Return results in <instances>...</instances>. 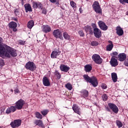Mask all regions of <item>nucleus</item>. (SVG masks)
<instances>
[{
    "instance_id": "nucleus-18",
    "label": "nucleus",
    "mask_w": 128,
    "mask_h": 128,
    "mask_svg": "<svg viewBox=\"0 0 128 128\" xmlns=\"http://www.w3.org/2000/svg\"><path fill=\"white\" fill-rule=\"evenodd\" d=\"M116 32L118 36H122L124 34V30H122V28H120V26H118L116 28Z\"/></svg>"
},
{
    "instance_id": "nucleus-13",
    "label": "nucleus",
    "mask_w": 128,
    "mask_h": 128,
    "mask_svg": "<svg viewBox=\"0 0 128 128\" xmlns=\"http://www.w3.org/2000/svg\"><path fill=\"white\" fill-rule=\"evenodd\" d=\"M110 64L112 66H116L118 64V60L116 59L114 56L111 58L110 61Z\"/></svg>"
},
{
    "instance_id": "nucleus-46",
    "label": "nucleus",
    "mask_w": 128,
    "mask_h": 128,
    "mask_svg": "<svg viewBox=\"0 0 128 128\" xmlns=\"http://www.w3.org/2000/svg\"><path fill=\"white\" fill-rule=\"evenodd\" d=\"M42 12L44 14H46V8H44L42 9Z\"/></svg>"
},
{
    "instance_id": "nucleus-8",
    "label": "nucleus",
    "mask_w": 128,
    "mask_h": 128,
    "mask_svg": "<svg viewBox=\"0 0 128 128\" xmlns=\"http://www.w3.org/2000/svg\"><path fill=\"white\" fill-rule=\"evenodd\" d=\"M24 104V101L22 99H20L16 102V108L17 110H22V106Z\"/></svg>"
},
{
    "instance_id": "nucleus-22",
    "label": "nucleus",
    "mask_w": 128,
    "mask_h": 128,
    "mask_svg": "<svg viewBox=\"0 0 128 128\" xmlns=\"http://www.w3.org/2000/svg\"><path fill=\"white\" fill-rule=\"evenodd\" d=\"M24 6L26 12H32V6L30 4H25Z\"/></svg>"
},
{
    "instance_id": "nucleus-21",
    "label": "nucleus",
    "mask_w": 128,
    "mask_h": 128,
    "mask_svg": "<svg viewBox=\"0 0 128 128\" xmlns=\"http://www.w3.org/2000/svg\"><path fill=\"white\" fill-rule=\"evenodd\" d=\"M72 110L78 114H80V108L76 104H74L72 106Z\"/></svg>"
},
{
    "instance_id": "nucleus-16",
    "label": "nucleus",
    "mask_w": 128,
    "mask_h": 128,
    "mask_svg": "<svg viewBox=\"0 0 128 128\" xmlns=\"http://www.w3.org/2000/svg\"><path fill=\"white\" fill-rule=\"evenodd\" d=\"M70 68V66L64 64H61L60 66V70H62V72H68Z\"/></svg>"
},
{
    "instance_id": "nucleus-4",
    "label": "nucleus",
    "mask_w": 128,
    "mask_h": 128,
    "mask_svg": "<svg viewBox=\"0 0 128 128\" xmlns=\"http://www.w3.org/2000/svg\"><path fill=\"white\" fill-rule=\"evenodd\" d=\"M53 36L56 38H60V40H64L62 37V33L60 30H54L53 32Z\"/></svg>"
},
{
    "instance_id": "nucleus-50",
    "label": "nucleus",
    "mask_w": 128,
    "mask_h": 128,
    "mask_svg": "<svg viewBox=\"0 0 128 128\" xmlns=\"http://www.w3.org/2000/svg\"><path fill=\"white\" fill-rule=\"evenodd\" d=\"M102 86V88H104V90H106V85H103Z\"/></svg>"
},
{
    "instance_id": "nucleus-52",
    "label": "nucleus",
    "mask_w": 128,
    "mask_h": 128,
    "mask_svg": "<svg viewBox=\"0 0 128 128\" xmlns=\"http://www.w3.org/2000/svg\"><path fill=\"white\" fill-rule=\"evenodd\" d=\"M11 92H14V90H11Z\"/></svg>"
},
{
    "instance_id": "nucleus-27",
    "label": "nucleus",
    "mask_w": 128,
    "mask_h": 128,
    "mask_svg": "<svg viewBox=\"0 0 128 128\" xmlns=\"http://www.w3.org/2000/svg\"><path fill=\"white\" fill-rule=\"evenodd\" d=\"M14 14L16 16L20 18V16H22V12H20V9H15L14 10Z\"/></svg>"
},
{
    "instance_id": "nucleus-45",
    "label": "nucleus",
    "mask_w": 128,
    "mask_h": 128,
    "mask_svg": "<svg viewBox=\"0 0 128 128\" xmlns=\"http://www.w3.org/2000/svg\"><path fill=\"white\" fill-rule=\"evenodd\" d=\"M19 44H20L24 45V44H26V41H23V40H20L19 41Z\"/></svg>"
},
{
    "instance_id": "nucleus-5",
    "label": "nucleus",
    "mask_w": 128,
    "mask_h": 128,
    "mask_svg": "<svg viewBox=\"0 0 128 128\" xmlns=\"http://www.w3.org/2000/svg\"><path fill=\"white\" fill-rule=\"evenodd\" d=\"M92 58L94 62L98 64H100L102 62V60L100 58V56L98 54H94L92 56Z\"/></svg>"
},
{
    "instance_id": "nucleus-24",
    "label": "nucleus",
    "mask_w": 128,
    "mask_h": 128,
    "mask_svg": "<svg viewBox=\"0 0 128 128\" xmlns=\"http://www.w3.org/2000/svg\"><path fill=\"white\" fill-rule=\"evenodd\" d=\"M108 42L110 44L107 46L106 50L110 51L112 50V48H114V44H112V41H108Z\"/></svg>"
},
{
    "instance_id": "nucleus-6",
    "label": "nucleus",
    "mask_w": 128,
    "mask_h": 128,
    "mask_svg": "<svg viewBox=\"0 0 128 128\" xmlns=\"http://www.w3.org/2000/svg\"><path fill=\"white\" fill-rule=\"evenodd\" d=\"M92 6L96 14H102V9L100 6V4L98 2H95Z\"/></svg>"
},
{
    "instance_id": "nucleus-39",
    "label": "nucleus",
    "mask_w": 128,
    "mask_h": 128,
    "mask_svg": "<svg viewBox=\"0 0 128 128\" xmlns=\"http://www.w3.org/2000/svg\"><path fill=\"white\" fill-rule=\"evenodd\" d=\"M102 98L103 100H108V96H106V94H104L103 96H102Z\"/></svg>"
},
{
    "instance_id": "nucleus-25",
    "label": "nucleus",
    "mask_w": 128,
    "mask_h": 128,
    "mask_svg": "<svg viewBox=\"0 0 128 128\" xmlns=\"http://www.w3.org/2000/svg\"><path fill=\"white\" fill-rule=\"evenodd\" d=\"M84 30L86 32H89L90 34H92V29L90 28V26H86L84 28Z\"/></svg>"
},
{
    "instance_id": "nucleus-15",
    "label": "nucleus",
    "mask_w": 128,
    "mask_h": 128,
    "mask_svg": "<svg viewBox=\"0 0 128 128\" xmlns=\"http://www.w3.org/2000/svg\"><path fill=\"white\" fill-rule=\"evenodd\" d=\"M16 26H18V24L15 22H12L9 24V28L13 29V32H16L18 29H16Z\"/></svg>"
},
{
    "instance_id": "nucleus-43",
    "label": "nucleus",
    "mask_w": 128,
    "mask_h": 128,
    "mask_svg": "<svg viewBox=\"0 0 128 128\" xmlns=\"http://www.w3.org/2000/svg\"><path fill=\"white\" fill-rule=\"evenodd\" d=\"M78 34H80V36H84V32L82 31H79Z\"/></svg>"
},
{
    "instance_id": "nucleus-11",
    "label": "nucleus",
    "mask_w": 128,
    "mask_h": 128,
    "mask_svg": "<svg viewBox=\"0 0 128 128\" xmlns=\"http://www.w3.org/2000/svg\"><path fill=\"white\" fill-rule=\"evenodd\" d=\"M109 108L114 112V114H118V108L114 104H108Z\"/></svg>"
},
{
    "instance_id": "nucleus-37",
    "label": "nucleus",
    "mask_w": 128,
    "mask_h": 128,
    "mask_svg": "<svg viewBox=\"0 0 128 128\" xmlns=\"http://www.w3.org/2000/svg\"><path fill=\"white\" fill-rule=\"evenodd\" d=\"M70 4V6H72V8H76V3L74 2V1H71Z\"/></svg>"
},
{
    "instance_id": "nucleus-20",
    "label": "nucleus",
    "mask_w": 128,
    "mask_h": 128,
    "mask_svg": "<svg viewBox=\"0 0 128 128\" xmlns=\"http://www.w3.org/2000/svg\"><path fill=\"white\" fill-rule=\"evenodd\" d=\"M118 58L120 62H124L126 58V55L124 53L120 54L118 56Z\"/></svg>"
},
{
    "instance_id": "nucleus-3",
    "label": "nucleus",
    "mask_w": 128,
    "mask_h": 128,
    "mask_svg": "<svg viewBox=\"0 0 128 128\" xmlns=\"http://www.w3.org/2000/svg\"><path fill=\"white\" fill-rule=\"evenodd\" d=\"M26 70H32V72H34V70H36V66L33 62H28L26 64Z\"/></svg>"
},
{
    "instance_id": "nucleus-53",
    "label": "nucleus",
    "mask_w": 128,
    "mask_h": 128,
    "mask_svg": "<svg viewBox=\"0 0 128 128\" xmlns=\"http://www.w3.org/2000/svg\"><path fill=\"white\" fill-rule=\"evenodd\" d=\"M94 26H96V24H94Z\"/></svg>"
},
{
    "instance_id": "nucleus-19",
    "label": "nucleus",
    "mask_w": 128,
    "mask_h": 128,
    "mask_svg": "<svg viewBox=\"0 0 128 128\" xmlns=\"http://www.w3.org/2000/svg\"><path fill=\"white\" fill-rule=\"evenodd\" d=\"M43 84L45 86H50V80L46 77H44L42 80Z\"/></svg>"
},
{
    "instance_id": "nucleus-54",
    "label": "nucleus",
    "mask_w": 128,
    "mask_h": 128,
    "mask_svg": "<svg viewBox=\"0 0 128 128\" xmlns=\"http://www.w3.org/2000/svg\"><path fill=\"white\" fill-rule=\"evenodd\" d=\"M0 128H1L0 127Z\"/></svg>"
},
{
    "instance_id": "nucleus-30",
    "label": "nucleus",
    "mask_w": 128,
    "mask_h": 128,
    "mask_svg": "<svg viewBox=\"0 0 128 128\" xmlns=\"http://www.w3.org/2000/svg\"><path fill=\"white\" fill-rule=\"evenodd\" d=\"M84 68L85 71L86 72H90V70H92V68L90 65L87 64L85 66Z\"/></svg>"
},
{
    "instance_id": "nucleus-14",
    "label": "nucleus",
    "mask_w": 128,
    "mask_h": 128,
    "mask_svg": "<svg viewBox=\"0 0 128 128\" xmlns=\"http://www.w3.org/2000/svg\"><path fill=\"white\" fill-rule=\"evenodd\" d=\"M16 110V108L14 106H11L6 109V113L7 114H11V112H14Z\"/></svg>"
},
{
    "instance_id": "nucleus-42",
    "label": "nucleus",
    "mask_w": 128,
    "mask_h": 128,
    "mask_svg": "<svg viewBox=\"0 0 128 128\" xmlns=\"http://www.w3.org/2000/svg\"><path fill=\"white\" fill-rule=\"evenodd\" d=\"M56 76H57V78H58V80H60V73H58V72H56Z\"/></svg>"
},
{
    "instance_id": "nucleus-44",
    "label": "nucleus",
    "mask_w": 128,
    "mask_h": 128,
    "mask_svg": "<svg viewBox=\"0 0 128 128\" xmlns=\"http://www.w3.org/2000/svg\"><path fill=\"white\" fill-rule=\"evenodd\" d=\"M120 2L124 4V2H126L128 4V0H120Z\"/></svg>"
},
{
    "instance_id": "nucleus-23",
    "label": "nucleus",
    "mask_w": 128,
    "mask_h": 128,
    "mask_svg": "<svg viewBox=\"0 0 128 128\" xmlns=\"http://www.w3.org/2000/svg\"><path fill=\"white\" fill-rule=\"evenodd\" d=\"M58 56H60V52L58 51H52L51 54V58H56Z\"/></svg>"
},
{
    "instance_id": "nucleus-9",
    "label": "nucleus",
    "mask_w": 128,
    "mask_h": 128,
    "mask_svg": "<svg viewBox=\"0 0 128 128\" xmlns=\"http://www.w3.org/2000/svg\"><path fill=\"white\" fill-rule=\"evenodd\" d=\"M94 36L97 38H100L102 36V32L98 28H95L94 29Z\"/></svg>"
},
{
    "instance_id": "nucleus-31",
    "label": "nucleus",
    "mask_w": 128,
    "mask_h": 128,
    "mask_svg": "<svg viewBox=\"0 0 128 128\" xmlns=\"http://www.w3.org/2000/svg\"><path fill=\"white\" fill-rule=\"evenodd\" d=\"M65 86L69 90H72V84H70V83H68L66 84Z\"/></svg>"
},
{
    "instance_id": "nucleus-33",
    "label": "nucleus",
    "mask_w": 128,
    "mask_h": 128,
    "mask_svg": "<svg viewBox=\"0 0 128 128\" xmlns=\"http://www.w3.org/2000/svg\"><path fill=\"white\" fill-rule=\"evenodd\" d=\"M35 116L37 118H40V120H42V116L40 114V113L39 112H36Z\"/></svg>"
},
{
    "instance_id": "nucleus-12",
    "label": "nucleus",
    "mask_w": 128,
    "mask_h": 128,
    "mask_svg": "<svg viewBox=\"0 0 128 128\" xmlns=\"http://www.w3.org/2000/svg\"><path fill=\"white\" fill-rule=\"evenodd\" d=\"M32 6L34 8H40V10H42V4L40 2H33Z\"/></svg>"
},
{
    "instance_id": "nucleus-7",
    "label": "nucleus",
    "mask_w": 128,
    "mask_h": 128,
    "mask_svg": "<svg viewBox=\"0 0 128 128\" xmlns=\"http://www.w3.org/2000/svg\"><path fill=\"white\" fill-rule=\"evenodd\" d=\"M22 124V120H14L13 122H12L10 126L12 128H18Z\"/></svg>"
},
{
    "instance_id": "nucleus-47",
    "label": "nucleus",
    "mask_w": 128,
    "mask_h": 128,
    "mask_svg": "<svg viewBox=\"0 0 128 128\" xmlns=\"http://www.w3.org/2000/svg\"><path fill=\"white\" fill-rule=\"evenodd\" d=\"M124 64L126 66H128V60H126L124 62Z\"/></svg>"
},
{
    "instance_id": "nucleus-51",
    "label": "nucleus",
    "mask_w": 128,
    "mask_h": 128,
    "mask_svg": "<svg viewBox=\"0 0 128 128\" xmlns=\"http://www.w3.org/2000/svg\"><path fill=\"white\" fill-rule=\"evenodd\" d=\"M14 20H16V22L18 20L16 18H14Z\"/></svg>"
},
{
    "instance_id": "nucleus-10",
    "label": "nucleus",
    "mask_w": 128,
    "mask_h": 128,
    "mask_svg": "<svg viewBox=\"0 0 128 128\" xmlns=\"http://www.w3.org/2000/svg\"><path fill=\"white\" fill-rule=\"evenodd\" d=\"M98 24L100 30H108V26L104 22L100 20L98 22Z\"/></svg>"
},
{
    "instance_id": "nucleus-41",
    "label": "nucleus",
    "mask_w": 128,
    "mask_h": 128,
    "mask_svg": "<svg viewBox=\"0 0 128 128\" xmlns=\"http://www.w3.org/2000/svg\"><path fill=\"white\" fill-rule=\"evenodd\" d=\"M4 65V62L2 59H0V66H2Z\"/></svg>"
},
{
    "instance_id": "nucleus-28",
    "label": "nucleus",
    "mask_w": 128,
    "mask_h": 128,
    "mask_svg": "<svg viewBox=\"0 0 128 128\" xmlns=\"http://www.w3.org/2000/svg\"><path fill=\"white\" fill-rule=\"evenodd\" d=\"M36 126H44V124L42 123V120H36L34 122Z\"/></svg>"
},
{
    "instance_id": "nucleus-29",
    "label": "nucleus",
    "mask_w": 128,
    "mask_h": 128,
    "mask_svg": "<svg viewBox=\"0 0 128 128\" xmlns=\"http://www.w3.org/2000/svg\"><path fill=\"white\" fill-rule=\"evenodd\" d=\"M34 24V20H31L28 22V28H32Z\"/></svg>"
},
{
    "instance_id": "nucleus-26",
    "label": "nucleus",
    "mask_w": 128,
    "mask_h": 128,
    "mask_svg": "<svg viewBox=\"0 0 128 128\" xmlns=\"http://www.w3.org/2000/svg\"><path fill=\"white\" fill-rule=\"evenodd\" d=\"M112 78L114 82H118V76L116 73L112 74Z\"/></svg>"
},
{
    "instance_id": "nucleus-1",
    "label": "nucleus",
    "mask_w": 128,
    "mask_h": 128,
    "mask_svg": "<svg viewBox=\"0 0 128 128\" xmlns=\"http://www.w3.org/2000/svg\"><path fill=\"white\" fill-rule=\"evenodd\" d=\"M2 38L0 37V56L2 58H10V56H16L18 54H16V50L12 49L10 47L4 48L2 46Z\"/></svg>"
},
{
    "instance_id": "nucleus-49",
    "label": "nucleus",
    "mask_w": 128,
    "mask_h": 128,
    "mask_svg": "<svg viewBox=\"0 0 128 128\" xmlns=\"http://www.w3.org/2000/svg\"><path fill=\"white\" fill-rule=\"evenodd\" d=\"M20 92V90H18V89H16L14 90V93L15 94H18Z\"/></svg>"
},
{
    "instance_id": "nucleus-2",
    "label": "nucleus",
    "mask_w": 128,
    "mask_h": 128,
    "mask_svg": "<svg viewBox=\"0 0 128 128\" xmlns=\"http://www.w3.org/2000/svg\"><path fill=\"white\" fill-rule=\"evenodd\" d=\"M84 79L85 80H86L88 82H90L92 84V86L96 88V86H98V80H96V78L94 76L90 77L88 76L86 74H84Z\"/></svg>"
},
{
    "instance_id": "nucleus-40",
    "label": "nucleus",
    "mask_w": 128,
    "mask_h": 128,
    "mask_svg": "<svg viewBox=\"0 0 128 128\" xmlns=\"http://www.w3.org/2000/svg\"><path fill=\"white\" fill-rule=\"evenodd\" d=\"M118 52H113L112 53V56H114V58H116V56H118Z\"/></svg>"
},
{
    "instance_id": "nucleus-17",
    "label": "nucleus",
    "mask_w": 128,
    "mask_h": 128,
    "mask_svg": "<svg viewBox=\"0 0 128 128\" xmlns=\"http://www.w3.org/2000/svg\"><path fill=\"white\" fill-rule=\"evenodd\" d=\"M42 30L44 32L48 33L50 32L52 30V28L50 27V26L46 25V26H43L42 27Z\"/></svg>"
},
{
    "instance_id": "nucleus-34",
    "label": "nucleus",
    "mask_w": 128,
    "mask_h": 128,
    "mask_svg": "<svg viewBox=\"0 0 128 128\" xmlns=\"http://www.w3.org/2000/svg\"><path fill=\"white\" fill-rule=\"evenodd\" d=\"M82 94L84 98H88V90H84L83 91Z\"/></svg>"
},
{
    "instance_id": "nucleus-38",
    "label": "nucleus",
    "mask_w": 128,
    "mask_h": 128,
    "mask_svg": "<svg viewBox=\"0 0 128 128\" xmlns=\"http://www.w3.org/2000/svg\"><path fill=\"white\" fill-rule=\"evenodd\" d=\"M91 44L93 46H96L98 45V42H96V41H93V42H92Z\"/></svg>"
},
{
    "instance_id": "nucleus-32",
    "label": "nucleus",
    "mask_w": 128,
    "mask_h": 128,
    "mask_svg": "<svg viewBox=\"0 0 128 128\" xmlns=\"http://www.w3.org/2000/svg\"><path fill=\"white\" fill-rule=\"evenodd\" d=\"M63 36L65 40H70V36L66 33V32L63 33Z\"/></svg>"
},
{
    "instance_id": "nucleus-48",
    "label": "nucleus",
    "mask_w": 128,
    "mask_h": 128,
    "mask_svg": "<svg viewBox=\"0 0 128 128\" xmlns=\"http://www.w3.org/2000/svg\"><path fill=\"white\" fill-rule=\"evenodd\" d=\"M50 2L52 4H54V2H56V0H49Z\"/></svg>"
},
{
    "instance_id": "nucleus-35",
    "label": "nucleus",
    "mask_w": 128,
    "mask_h": 128,
    "mask_svg": "<svg viewBox=\"0 0 128 128\" xmlns=\"http://www.w3.org/2000/svg\"><path fill=\"white\" fill-rule=\"evenodd\" d=\"M116 124L119 128H122V122L120 120H117L116 121Z\"/></svg>"
},
{
    "instance_id": "nucleus-36",
    "label": "nucleus",
    "mask_w": 128,
    "mask_h": 128,
    "mask_svg": "<svg viewBox=\"0 0 128 128\" xmlns=\"http://www.w3.org/2000/svg\"><path fill=\"white\" fill-rule=\"evenodd\" d=\"M48 110H43L41 111V114L43 116H46V114H48Z\"/></svg>"
}]
</instances>
